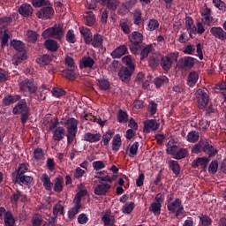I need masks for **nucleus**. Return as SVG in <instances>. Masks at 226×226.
Wrapping results in <instances>:
<instances>
[{
	"mask_svg": "<svg viewBox=\"0 0 226 226\" xmlns=\"http://www.w3.org/2000/svg\"><path fill=\"white\" fill-rule=\"evenodd\" d=\"M53 59L54 56L45 54L36 58V63L40 64V66H47L50 64Z\"/></svg>",
	"mask_w": 226,
	"mask_h": 226,
	"instance_id": "obj_25",
	"label": "nucleus"
},
{
	"mask_svg": "<svg viewBox=\"0 0 226 226\" xmlns=\"http://www.w3.org/2000/svg\"><path fill=\"white\" fill-rule=\"evenodd\" d=\"M154 85L156 86V87H162V86H164V84L169 83V78L165 77V76L155 78L154 79Z\"/></svg>",
	"mask_w": 226,
	"mask_h": 226,
	"instance_id": "obj_52",
	"label": "nucleus"
},
{
	"mask_svg": "<svg viewBox=\"0 0 226 226\" xmlns=\"http://www.w3.org/2000/svg\"><path fill=\"white\" fill-rule=\"evenodd\" d=\"M151 52H153V45H147L146 47H144L141 51L139 52V56H140V60H144L146 59V57H147V56H149V54H151Z\"/></svg>",
	"mask_w": 226,
	"mask_h": 226,
	"instance_id": "obj_46",
	"label": "nucleus"
},
{
	"mask_svg": "<svg viewBox=\"0 0 226 226\" xmlns=\"http://www.w3.org/2000/svg\"><path fill=\"white\" fill-rule=\"evenodd\" d=\"M188 156V150L186 148H179L177 150L175 160H183Z\"/></svg>",
	"mask_w": 226,
	"mask_h": 226,
	"instance_id": "obj_53",
	"label": "nucleus"
},
{
	"mask_svg": "<svg viewBox=\"0 0 226 226\" xmlns=\"http://www.w3.org/2000/svg\"><path fill=\"white\" fill-rule=\"evenodd\" d=\"M43 124L48 126L49 132H54L59 126V120L57 118H45L43 121Z\"/></svg>",
	"mask_w": 226,
	"mask_h": 226,
	"instance_id": "obj_20",
	"label": "nucleus"
},
{
	"mask_svg": "<svg viewBox=\"0 0 226 226\" xmlns=\"http://www.w3.org/2000/svg\"><path fill=\"white\" fill-rule=\"evenodd\" d=\"M63 75L69 80H75L77 79V76L75 75V69H67L63 72Z\"/></svg>",
	"mask_w": 226,
	"mask_h": 226,
	"instance_id": "obj_50",
	"label": "nucleus"
},
{
	"mask_svg": "<svg viewBox=\"0 0 226 226\" xmlns=\"http://www.w3.org/2000/svg\"><path fill=\"white\" fill-rule=\"evenodd\" d=\"M16 183H18V185H26V186H29V185L33 183V177L26 175H17Z\"/></svg>",
	"mask_w": 226,
	"mask_h": 226,
	"instance_id": "obj_27",
	"label": "nucleus"
},
{
	"mask_svg": "<svg viewBox=\"0 0 226 226\" xmlns=\"http://www.w3.org/2000/svg\"><path fill=\"white\" fill-rule=\"evenodd\" d=\"M51 93L52 95L55 96V98H61L62 96H64L66 94V91L59 87H54Z\"/></svg>",
	"mask_w": 226,
	"mask_h": 226,
	"instance_id": "obj_60",
	"label": "nucleus"
},
{
	"mask_svg": "<svg viewBox=\"0 0 226 226\" xmlns=\"http://www.w3.org/2000/svg\"><path fill=\"white\" fill-rule=\"evenodd\" d=\"M24 112H27V102L26 99L19 101L12 109V114H14V116L24 114Z\"/></svg>",
	"mask_w": 226,
	"mask_h": 226,
	"instance_id": "obj_13",
	"label": "nucleus"
},
{
	"mask_svg": "<svg viewBox=\"0 0 226 226\" xmlns=\"http://www.w3.org/2000/svg\"><path fill=\"white\" fill-rule=\"evenodd\" d=\"M210 33L214 38L220 40L221 41H226V32L220 26H213L210 29Z\"/></svg>",
	"mask_w": 226,
	"mask_h": 226,
	"instance_id": "obj_11",
	"label": "nucleus"
},
{
	"mask_svg": "<svg viewBox=\"0 0 226 226\" xmlns=\"http://www.w3.org/2000/svg\"><path fill=\"white\" fill-rule=\"evenodd\" d=\"M53 140H56V142H61L64 137H66V130L64 127H57L53 132Z\"/></svg>",
	"mask_w": 226,
	"mask_h": 226,
	"instance_id": "obj_16",
	"label": "nucleus"
},
{
	"mask_svg": "<svg viewBox=\"0 0 226 226\" xmlns=\"http://www.w3.org/2000/svg\"><path fill=\"white\" fill-rule=\"evenodd\" d=\"M20 95L16 94V95H8L7 97H4L3 99V104L5 107H8V105H11V103H17L20 100Z\"/></svg>",
	"mask_w": 226,
	"mask_h": 226,
	"instance_id": "obj_35",
	"label": "nucleus"
},
{
	"mask_svg": "<svg viewBox=\"0 0 226 226\" xmlns=\"http://www.w3.org/2000/svg\"><path fill=\"white\" fill-rule=\"evenodd\" d=\"M10 36H11V34L8 29L0 27V40L2 41V49L8 47V40H10Z\"/></svg>",
	"mask_w": 226,
	"mask_h": 226,
	"instance_id": "obj_14",
	"label": "nucleus"
},
{
	"mask_svg": "<svg viewBox=\"0 0 226 226\" xmlns=\"http://www.w3.org/2000/svg\"><path fill=\"white\" fill-rule=\"evenodd\" d=\"M11 47L18 52H24V42L20 41H12L11 42Z\"/></svg>",
	"mask_w": 226,
	"mask_h": 226,
	"instance_id": "obj_56",
	"label": "nucleus"
},
{
	"mask_svg": "<svg viewBox=\"0 0 226 226\" xmlns=\"http://www.w3.org/2000/svg\"><path fill=\"white\" fill-rule=\"evenodd\" d=\"M196 100L198 102L199 109H206L207 102H209V95H207V89L200 88L195 93Z\"/></svg>",
	"mask_w": 226,
	"mask_h": 226,
	"instance_id": "obj_7",
	"label": "nucleus"
},
{
	"mask_svg": "<svg viewBox=\"0 0 226 226\" xmlns=\"http://www.w3.org/2000/svg\"><path fill=\"white\" fill-rule=\"evenodd\" d=\"M119 27L124 34H130V33H132V24L128 19H121L119 22Z\"/></svg>",
	"mask_w": 226,
	"mask_h": 226,
	"instance_id": "obj_32",
	"label": "nucleus"
},
{
	"mask_svg": "<svg viewBox=\"0 0 226 226\" xmlns=\"http://www.w3.org/2000/svg\"><path fill=\"white\" fill-rule=\"evenodd\" d=\"M26 40L27 41H30V43L36 42V40H38V34L33 30H29L26 33Z\"/></svg>",
	"mask_w": 226,
	"mask_h": 226,
	"instance_id": "obj_54",
	"label": "nucleus"
},
{
	"mask_svg": "<svg viewBox=\"0 0 226 226\" xmlns=\"http://www.w3.org/2000/svg\"><path fill=\"white\" fill-rule=\"evenodd\" d=\"M65 128H67V142L68 144H73L75 137H77V127L79 126V120L75 118H68L64 123Z\"/></svg>",
	"mask_w": 226,
	"mask_h": 226,
	"instance_id": "obj_4",
	"label": "nucleus"
},
{
	"mask_svg": "<svg viewBox=\"0 0 226 226\" xmlns=\"http://www.w3.org/2000/svg\"><path fill=\"white\" fill-rule=\"evenodd\" d=\"M185 27L187 31L190 33V36H192V33L195 34L197 33V27L193 26V19L191 17L185 18Z\"/></svg>",
	"mask_w": 226,
	"mask_h": 226,
	"instance_id": "obj_40",
	"label": "nucleus"
},
{
	"mask_svg": "<svg viewBox=\"0 0 226 226\" xmlns=\"http://www.w3.org/2000/svg\"><path fill=\"white\" fill-rule=\"evenodd\" d=\"M27 59V56H26L25 52H19L18 54L14 55L12 57V63L16 66H19L22 61H26Z\"/></svg>",
	"mask_w": 226,
	"mask_h": 226,
	"instance_id": "obj_43",
	"label": "nucleus"
},
{
	"mask_svg": "<svg viewBox=\"0 0 226 226\" xmlns=\"http://www.w3.org/2000/svg\"><path fill=\"white\" fill-rule=\"evenodd\" d=\"M203 153H206L209 156V158H213L218 154V150L213 147V145L209 144V142L205 141V145L203 147Z\"/></svg>",
	"mask_w": 226,
	"mask_h": 226,
	"instance_id": "obj_21",
	"label": "nucleus"
},
{
	"mask_svg": "<svg viewBox=\"0 0 226 226\" xmlns=\"http://www.w3.org/2000/svg\"><path fill=\"white\" fill-rule=\"evenodd\" d=\"M38 19H42L43 20H49L54 17V8L52 4L49 2V4L44 5L37 12Z\"/></svg>",
	"mask_w": 226,
	"mask_h": 226,
	"instance_id": "obj_8",
	"label": "nucleus"
},
{
	"mask_svg": "<svg viewBox=\"0 0 226 226\" xmlns=\"http://www.w3.org/2000/svg\"><path fill=\"white\" fill-rule=\"evenodd\" d=\"M133 20H134V24L136 26H139V24H140V22H142V11H140V10L136 9L134 11Z\"/></svg>",
	"mask_w": 226,
	"mask_h": 226,
	"instance_id": "obj_57",
	"label": "nucleus"
},
{
	"mask_svg": "<svg viewBox=\"0 0 226 226\" xmlns=\"http://www.w3.org/2000/svg\"><path fill=\"white\" fill-rule=\"evenodd\" d=\"M178 52L170 53L168 56H161V66L164 72H169L172 68V63L177 61Z\"/></svg>",
	"mask_w": 226,
	"mask_h": 226,
	"instance_id": "obj_6",
	"label": "nucleus"
},
{
	"mask_svg": "<svg viewBox=\"0 0 226 226\" xmlns=\"http://www.w3.org/2000/svg\"><path fill=\"white\" fill-rule=\"evenodd\" d=\"M160 128V124L155 119L147 120L144 122L143 132L149 133L150 132H156Z\"/></svg>",
	"mask_w": 226,
	"mask_h": 226,
	"instance_id": "obj_12",
	"label": "nucleus"
},
{
	"mask_svg": "<svg viewBox=\"0 0 226 226\" xmlns=\"http://www.w3.org/2000/svg\"><path fill=\"white\" fill-rule=\"evenodd\" d=\"M206 141H199L196 145H194L192 148V153L194 154H199V153H202L204 151V145Z\"/></svg>",
	"mask_w": 226,
	"mask_h": 226,
	"instance_id": "obj_49",
	"label": "nucleus"
},
{
	"mask_svg": "<svg viewBox=\"0 0 226 226\" xmlns=\"http://www.w3.org/2000/svg\"><path fill=\"white\" fill-rule=\"evenodd\" d=\"M110 188H112V185H110V183H105V182H100L94 190V193L95 195H107V193L109 192V190H110Z\"/></svg>",
	"mask_w": 226,
	"mask_h": 226,
	"instance_id": "obj_9",
	"label": "nucleus"
},
{
	"mask_svg": "<svg viewBox=\"0 0 226 226\" xmlns=\"http://www.w3.org/2000/svg\"><path fill=\"white\" fill-rule=\"evenodd\" d=\"M94 177L95 179H101L103 183H109V185H112V178L107 175V171L105 170L97 173Z\"/></svg>",
	"mask_w": 226,
	"mask_h": 226,
	"instance_id": "obj_42",
	"label": "nucleus"
},
{
	"mask_svg": "<svg viewBox=\"0 0 226 226\" xmlns=\"http://www.w3.org/2000/svg\"><path fill=\"white\" fill-rule=\"evenodd\" d=\"M209 174H216L218 172V161L214 160L210 162L208 166Z\"/></svg>",
	"mask_w": 226,
	"mask_h": 226,
	"instance_id": "obj_64",
	"label": "nucleus"
},
{
	"mask_svg": "<svg viewBox=\"0 0 226 226\" xmlns=\"http://www.w3.org/2000/svg\"><path fill=\"white\" fill-rule=\"evenodd\" d=\"M84 120L85 121H93V123H97L98 124H100V126H105V123H107V121L102 120V118H98V117L93 116V114H91V113L85 115Z\"/></svg>",
	"mask_w": 226,
	"mask_h": 226,
	"instance_id": "obj_37",
	"label": "nucleus"
},
{
	"mask_svg": "<svg viewBox=\"0 0 226 226\" xmlns=\"http://www.w3.org/2000/svg\"><path fill=\"white\" fill-rule=\"evenodd\" d=\"M74 207H72L68 212V217L70 220H73L76 215H79V211L82 208V204L74 202Z\"/></svg>",
	"mask_w": 226,
	"mask_h": 226,
	"instance_id": "obj_38",
	"label": "nucleus"
},
{
	"mask_svg": "<svg viewBox=\"0 0 226 226\" xmlns=\"http://www.w3.org/2000/svg\"><path fill=\"white\" fill-rule=\"evenodd\" d=\"M133 72L135 71L132 69H128V67H122L118 72V77L120 78V80H122V82H125V84H128V82H130L132 79Z\"/></svg>",
	"mask_w": 226,
	"mask_h": 226,
	"instance_id": "obj_10",
	"label": "nucleus"
},
{
	"mask_svg": "<svg viewBox=\"0 0 226 226\" xmlns=\"http://www.w3.org/2000/svg\"><path fill=\"white\" fill-rule=\"evenodd\" d=\"M54 190L57 193H61V192H63V177H56Z\"/></svg>",
	"mask_w": 226,
	"mask_h": 226,
	"instance_id": "obj_63",
	"label": "nucleus"
},
{
	"mask_svg": "<svg viewBox=\"0 0 226 226\" xmlns=\"http://www.w3.org/2000/svg\"><path fill=\"white\" fill-rule=\"evenodd\" d=\"M167 207L171 213H176L177 218H183V215H185V207L182 205L181 200L176 199L174 201H169Z\"/></svg>",
	"mask_w": 226,
	"mask_h": 226,
	"instance_id": "obj_5",
	"label": "nucleus"
},
{
	"mask_svg": "<svg viewBox=\"0 0 226 226\" xmlns=\"http://www.w3.org/2000/svg\"><path fill=\"white\" fill-rule=\"evenodd\" d=\"M97 86L101 91H109L110 89V82L107 79H98Z\"/></svg>",
	"mask_w": 226,
	"mask_h": 226,
	"instance_id": "obj_45",
	"label": "nucleus"
},
{
	"mask_svg": "<svg viewBox=\"0 0 226 226\" xmlns=\"http://www.w3.org/2000/svg\"><path fill=\"white\" fill-rule=\"evenodd\" d=\"M19 86L20 91H23V93L35 94L36 99L39 101L45 100V95H42L40 92H38V86L36 83H34V79H26L21 81Z\"/></svg>",
	"mask_w": 226,
	"mask_h": 226,
	"instance_id": "obj_1",
	"label": "nucleus"
},
{
	"mask_svg": "<svg viewBox=\"0 0 226 226\" xmlns=\"http://www.w3.org/2000/svg\"><path fill=\"white\" fill-rule=\"evenodd\" d=\"M195 64V61L192 56L182 57L178 61V66L180 68H192Z\"/></svg>",
	"mask_w": 226,
	"mask_h": 226,
	"instance_id": "obj_18",
	"label": "nucleus"
},
{
	"mask_svg": "<svg viewBox=\"0 0 226 226\" xmlns=\"http://www.w3.org/2000/svg\"><path fill=\"white\" fill-rule=\"evenodd\" d=\"M64 36V27L61 24H56L54 26H51L46 29L42 33V38L47 40V38L53 40H62Z\"/></svg>",
	"mask_w": 226,
	"mask_h": 226,
	"instance_id": "obj_2",
	"label": "nucleus"
},
{
	"mask_svg": "<svg viewBox=\"0 0 226 226\" xmlns=\"http://www.w3.org/2000/svg\"><path fill=\"white\" fill-rule=\"evenodd\" d=\"M102 222H103L104 226H114L116 223V217L110 214H105L102 217Z\"/></svg>",
	"mask_w": 226,
	"mask_h": 226,
	"instance_id": "obj_36",
	"label": "nucleus"
},
{
	"mask_svg": "<svg viewBox=\"0 0 226 226\" xmlns=\"http://www.w3.org/2000/svg\"><path fill=\"white\" fill-rule=\"evenodd\" d=\"M101 139H102V134L100 133L93 134L91 132H87L84 135V140H86V142H90L91 144L94 142H100Z\"/></svg>",
	"mask_w": 226,
	"mask_h": 226,
	"instance_id": "obj_28",
	"label": "nucleus"
},
{
	"mask_svg": "<svg viewBox=\"0 0 226 226\" xmlns=\"http://www.w3.org/2000/svg\"><path fill=\"white\" fill-rule=\"evenodd\" d=\"M43 222V217L40 214H35L32 218L33 226H40Z\"/></svg>",
	"mask_w": 226,
	"mask_h": 226,
	"instance_id": "obj_58",
	"label": "nucleus"
},
{
	"mask_svg": "<svg viewBox=\"0 0 226 226\" xmlns=\"http://www.w3.org/2000/svg\"><path fill=\"white\" fill-rule=\"evenodd\" d=\"M128 40L132 43V45H130L132 54L139 56V54H140V47L139 46L144 41V35L140 32H132L129 34Z\"/></svg>",
	"mask_w": 226,
	"mask_h": 226,
	"instance_id": "obj_3",
	"label": "nucleus"
},
{
	"mask_svg": "<svg viewBox=\"0 0 226 226\" xmlns=\"http://www.w3.org/2000/svg\"><path fill=\"white\" fill-rule=\"evenodd\" d=\"M44 46L47 49V50H49V52H57L59 49V45L57 44V41L49 39L45 41Z\"/></svg>",
	"mask_w": 226,
	"mask_h": 226,
	"instance_id": "obj_29",
	"label": "nucleus"
},
{
	"mask_svg": "<svg viewBox=\"0 0 226 226\" xmlns=\"http://www.w3.org/2000/svg\"><path fill=\"white\" fill-rule=\"evenodd\" d=\"M65 68L67 70H75V60L70 56H66L64 59Z\"/></svg>",
	"mask_w": 226,
	"mask_h": 226,
	"instance_id": "obj_51",
	"label": "nucleus"
},
{
	"mask_svg": "<svg viewBox=\"0 0 226 226\" xmlns=\"http://www.w3.org/2000/svg\"><path fill=\"white\" fill-rule=\"evenodd\" d=\"M200 222L202 226H209L211 225V223H213V220L211 219V217L206 215H201L200 216Z\"/></svg>",
	"mask_w": 226,
	"mask_h": 226,
	"instance_id": "obj_59",
	"label": "nucleus"
},
{
	"mask_svg": "<svg viewBox=\"0 0 226 226\" xmlns=\"http://www.w3.org/2000/svg\"><path fill=\"white\" fill-rule=\"evenodd\" d=\"M4 222L5 226H15V217H13V214L10 211L5 212Z\"/></svg>",
	"mask_w": 226,
	"mask_h": 226,
	"instance_id": "obj_39",
	"label": "nucleus"
},
{
	"mask_svg": "<svg viewBox=\"0 0 226 226\" xmlns=\"http://www.w3.org/2000/svg\"><path fill=\"white\" fill-rule=\"evenodd\" d=\"M199 81V72L192 71L187 76V86L194 87L195 84Z\"/></svg>",
	"mask_w": 226,
	"mask_h": 226,
	"instance_id": "obj_26",
	"label": "nucleus"
},
{
	"mask_svg": "<svg viewBox=\"0 0 226 226\" xmlns=\"http://www.w3.org/2000/svg\"><path fill=\"white\" fill-rule=\"evenodd\" d=\"M199 139H200V134L197 131L190 132L186 137L187 142H191V144H195V142H199Z\"/></svg>",
	"mask_w": 226,
	"mask_h": 226,
	"instance_id": "obj_41",
	"label": "nucleus"
},
{
	"mask_svg": "<svg viewBox=\"0 0 226 226\" xmlns=\"http://www.w3.org/2000/svg\"><path fill=\"white\" fill-rule=\"evenodd\" d=\"M160 27V22L158 19H149L147 24V31H156Z\"/></svg>",
	"mask_w": 226,
	"mask_h": 226,
	"instance_id": "obj_44",
	"label": "nucleus"
},
{
	"mask_svg": "<svg viewBox=\"0 0 226 226\" xmlns=\"http://www.w3.org/2000/svg\"><path fill=\"white\" fill-rule=\"evenodd\" d=\"M207 163H209V158L199 157L192 162V167L193 169H199V167L201 169H206V167H207Z\"/></svg>",
	"mask_w": 226,
	"mask_h": 226,
	"instance_id": "obj_15",
	"label": "nucleus"
},
{
	"mask_svg": "<svg viewBox=\"0 0 226 226\" xmlns=\"http://www.w3.org/2000/svg\"><path fill=\"white\" fill-rule=\"evenodd\" d=\"M84 20L86 26H88L89 27H93L94 26V22H96V18H94V13L93 11H87L84 15Z\"/></svg>",
	"mask_w": 226,
	"mask_h": 226,
	"instance_id": "obj_31",
	"label": "nucleus"
},
{
	"mask_svg": "<svg viewBox=\"0 0 226 226\" xmlns=\"http://www.w3.org/2000/svg\"><path fill=\"white\" fill-rule=\"evenodd\" d=\"M41 181L43 184L45 190H48V191L52 190L54 184L51 183L50 177H49L47 173H44L41 175Z\"/></svg>",
	"mask_w": 226,
	"mask_h": 226,
	"instance_id": "obj_33",
	"label": "nucleus"
},
{
	"mask_svg": "<svg viewBox=\"0 0 226 226\" xmlns=\"http://www.w3.org/2000/svg\"><path fill=\"white\" fill-rule=\"evenodd\" d=\"M160 61H162V55L159 53H152L149 56L148 65L150 68H156V66L160 64Z\"/></svg>",
	"mask_w": 226,
	"mask_h": 226,
	"instance_id": "obj_22",
	"label": "nucleus"
},
{
	"mask_svg": "<svg viewBox=\"0 0 226 226\" xmlns=\"http://www.w3.org/2000/svg\"><path fill=\"white\" fill-rule=\"evenodd\" d=\"M149 211L154 213L155 215H160V212L162 211V204L153 202L149 207Z\"/></svg>",
	"mask_w": 226,
	"mask_h": 226,
	"instance_id": "obj_62",
	"label": "nucleus"
},
{
	"mask_svg": "<svg viewBox=\"0 0 226 226\" xmlns=\"http://www.w3.org/2000/svg\"><path fill=\"white\" fill-rule=\"evenodd\" d=\"M127 52L128 48L126 47V45L124 44L117 47L115 50L112 51L111 57H113V59H119L120 57H123V56H124V54H126Z\"/></svg>",
	"mask_w": 226,
	"mask_h": 226,
	"instance_id": "obj_17",
	"label": "nucleus"
},
{
	"mask_svg": "<svg viewBox=\"0 0 226 226\" xmlns=\"http://www.w3.org/2000/svg\"><path fill=\"white\" fill-rule=\"evenodd\" d=\"M79 32H80V34L83 35L85 43H87V45H89L91 43V37H92L91 30H89V28L86 26H80Z\"/></svg>",
	"mask_w": 226,
	"mask_h": 226,
	"instance_id": "obj_30",
	"label": "nucleus"
},
{
	"mask_svg": "<svg viewBox=\"0 0 226 226\" xmlns=\"http://www.w3.org/2000/svg\"><path fill=\"white\" fill-rule=\"evenodd\" d=\"M168 165L175 176H179L181 173V166H179V162L174 160L168 161Z\"/></svg>",
	"mask_w": 226,
	"mask_h": 226,
	"instance_id": "obj_34",
	"label": "nucleus"
},
{
	"mask_svg": "<svg viewBox=\"0 0 226 226\" xmlns=\"http://www.w3.org/2000/svg\"><path fill=\"white\" fill-rule=\"evenodd\" d=\"M122 63L124 64L125 68L128 70H134L135 71V58L131 55H127L122 58Z\"/></svg>",
	"mask_w": 226,
	"mask_h": 226,
	"instance_id": "obj_23",
	"label": "nucleus"
},
{
	"mask_svg": "<svg viewBox=\"0 0 226 226\" xmlns=\"http://www.w3.org/2000/svg\"><path fill=\"white\" fill-rule=\"evenodd\" d=\"M19 13L22 17H31L33 15V7L31 4H23L19 8Z\"/></svg>",
	"mask_w": 226,
	"mask_h": 226,
	"instance_id": "obj_19",
	"label": "nucleus"
},
{
	"mask_svg": "<svg viewBox=\"0 0 226 226\" xmlns=\"http://www.w3.org/2000/svg\"><path fill=\"white\" fill-rule=\"evenodd\" d=\"M133 209H135V203L133 201L125 203L122 207V213L124 215H130Z\"/></svg>",
	"mask_w": 226,
	"mask_h": 226,
	"instance_id": "obj_47",
	"label": "nucleus"
},
{
	"mask_svg": "<svg viewBox=\"0 0 226 226\" xmlns=\"http://www.w3.org/2000/svg\"><path fill=\"white\" fill-rule=\"evenodd\" d=\"M113 136H114V132L112 131H108L105 134L102 135V142L104 146H109V142H110Z\"/></svg>",
	"mask_w": 226,
	"mask_h": 226,
	"instance_id": "obj_61",
	"label": "nucleus"
},
{
	"mask_svg": "<svg viewBox=\"0 0 226 226\" xmlns=\"http://www.w3.org/2000/svg\"><path fill=\"white\" fill-rule=\"evenodd\" d=\"M119 0H108L106 6L109 10L116 11L117 10V6H119Z\"/></svg>",
	"mask_w": 226,
	"mask_h": 226,
	"instance_id": "obj_55",
	"label": "nucleus"
},
{
	"mask_svg": "<svg viewBox=\"0 0 226 226\" xmlns=\"http://www.w3.org/2000/svg\"><path fill=\"white\" fill-rule=\"evenodd\" d=\"M90 43L94 47V49H101V47H103V35L95 34L91 37Z\"/></svg>",
	"mask_w": 226,
	"mask_h": 226,
	"instance_id": "obj_24",
	"label": "nucleus"
},
{
	"mask_svg": "<svg viewBox=\"0 0 226 226\" xmlns=\"http://www.w3.org/2000/svg\"><path fill=\"white\" fill-rule=\"evenodd\" d=\"M121 147V136L117 134L112 140V150L113 151H119Z\"/></svg>",
	"mask_w": 226,
	"mask_h": 226,
	"instance_id": "obj_48",
	"label": "nucleus"
}]
</instances>
